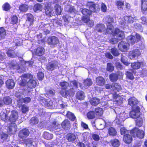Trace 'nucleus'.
Wrapping results in <instances>:
<instances>
[{"instance_id": "1", "label": "nucleus", "mask_w": 147, "mask_h": 147, "mask_svg": "<svg viewBox=\"0 0 147 147\" xmlns=\"http://www.w3.org/2000/svg\"><path fill=\"white\" fill-rule=\"evenodd\" d=\"M18 112L15 110H13L11 112V113L9 117L8 115L5 114L4 121L5 122H9L12 123L15 122L18 118Z\"/></svg>"}, {"instance_id": "2", "label": "nucleus", "mask_w": 147, "mask_h": 147, "mask_svg": "<svg viewBox=\"0 0 147 147\" xmlns=\"http://www.w3.org/2000/svg\"><path fill=\"white\" fill-rule=\"evenodd\" d=\"M18 112L15 110H13L11 112V113L9 117L8 115L5 114L4 121L5 122H9L12 123L15 122L18 118Z\"/></svg>"}, {"instance_id": "3", "label": "nucleus", "mask_w": 147, "mask_h": 147, "mask_svg": "<svg viewBox=\"0 0 147 147\" xmlns=\"http://www.w3.org/2000/svg\"><path fill=\"white\" fill-rule=\"evenodd\" d=\"M141 38L140 35L136 33L135 36L132 34L128 36L127 37V40L128 43L133 45L141 40Z\"/></svg>"}, {"instance_id": "4", "label": "nucleus", "mask_w": 147, "mask_h": 147, "mask_svg": "<svg viewBox=\"0 0 147 147\" xmlns=\"http://www.w3.org/2000/svg\"><path fill=\"white\" fill-rule=\"evenodd\" d=\"M83 16L82 17V20L84 23H87L90 20V16L92 14V12L86 8L83 9L81 11Z\"/></svg>"}, {"instance_id": "5", "label": "nucleus", "mask_w": 147, "mask_h": 147, "mask_svg": "<svg viewBox=\"0 0 147 147\" xmlns=\"http://www.w3.org/2000/svg\"><path fill=\"white\" fill-rule=\"evenodd\" d=\"M59 93L60 95L64 98H67L68 96H72L75 94L72 88L67 90V89H61Z\"/></svg>"}, {"instance_id": "6", "label": "nucleus", "mask_w": 147, "mask_h": 147, "mask_svg": "<svg viewBox=\"0 0 147 147\" xmlns=\"http://www.w3.org/2000/svg\"><path fill=\"white\" fill-rule=\"evenodd\" d=\"M59 63L55 60L51 61L48 63L46 66L47 69L49 71H52L55 69L59 68Z\"/></svg>"}, {"instance_id": "7", "label": "nucleus", "mask_w": 147, "mask_h": 147, "mask_svg": "<svg viewBox=\"0 0 147 147\" xmlns=\"http://www.w3.org/2000/svg\"><path fill=\"white\" fill-rule=\"evenodd\" d=\"M146 65V63L144 61H136L132 63L131 64V67L132 69H130L129 70L133 71L134 70L138 69H140L141 66L144 67Z\"/></svg>"}, {"instance_id": "8", "label": "nucleus", "mask_w": 147, "mask_h": 147, "mask_svg": "<svg viewBox=\"0 0 147 147\" xmlns=\"http://www.w3.org/2000/svg\"><path fill=\"white\" fill-rule=\"evenodd\" d=\"M87 6L89 8V10L92 12H96L99 9V6L94 2L88 1L87 3Z\"/></svg>"}, {"instance_id": "9", "label": "nucleus", "mask_w": 147, "mask_h": 147, "mask_svg": "<svg viewBox=\"0 0 147 147\" xmlns=\"http://www.w3.org/2000/svg\"><path fill=\"white\" fill-rule=\"evenodd\" d=\"M129 44L126 42L121 41L118 45V47L119 50L122 52H127L128 50Z\"/></svg>"}, {"instance_id": "10", "label": "nucleus", "mask_w": 147, "mask_h": 147, "mask_svg": "<svg viewBox=\"0 0 147 147\" xmlns=\"http://www.w3.org/2000/svg\"><path fill=\"white\" fill-rule=\"evenodd\" d=\"M140 55L141 53L139 50L135 49L129 51L128 56L130 59H132L135 58H138Z\"/></svg>"}, {"instance_id": "11", "label": "nucleus", "mask_w": 147, "mask_h": 147, "mask_svg": "<svg viewBox=\"0 0 147 147\" xmlns=\"http://www.w3.org/2000/svg\"><path fill=\"white\" fill-rule=\"evenodd\" d=\"M45 48L40 46H38L34 50V55L38 57H41L45 54Z\"/></svg>"}, {"instance_id": "12", "label": "nucleus", "mask_w": 147, "mask_h": 147, "mask_svg": "<svg viewBox=\"0 0 147 147\" xmlns=\"http://www.w3.org/2000/svg\"><path fill=\"white\" fill-rule=\"evenodd\" d=\"M107 19V32L108 31V30H112L113 26L112 24V23L114 22L113 18L110 16H108L106 17Z\"/></svg>"}, {"instance_id": "13", "label": "nucleus", "mask_w": 147, "mask_h": 147, "mask_svg": "<svg viewBox=\"0 0 147 147\" xmlns=\"http://www.w3.org/2000/svg\"><path fill=\"white\" fill-rule=\"evenodd\" d=\"M17 130V126L14 123H11L7 127V134L10 135H12L16 132Z\"/></svg>"}, {"instance_id": "14", "label": "nucleus", "mask_w": 147, "mask_h": 147, "mask_svg": "<svg viewBox=\"0 0 147 147\" xmlns=\"http://www.w3.org/2000/svg\"><path fill=\"white\" fill-rule=\"evenodd\" d=\"M30 134L29 130L26 128H24L20 131L18 136L21 139H23L27 138Z\"/></svg>"}, {"instance_id": "15", "label": "nucleus", "mask_w": 147, "mask_h": 147, "mask_svg": "<svg viewBox=\"0 0 147 147\" xmlns=\"http://www.w3.org/2000/svg\"><path fill=\"white\" fill-rule=\"evenodd\" d=\"M47 43L51 45H55L57 44L59 42L58 38L56 37L53 36H50L48 38L47 40Z\"/></svg>"}, {"instance_id": "16", "label": "nucleus", "mask_w": 147, "mask_h": 147, "mask_svg": "<svg viewBox=\"0 0 147 147\" xmlns=\"http://www.w3.org/2000/svg\"><path fill=\"white\" fill-rule=\"evenodd\" d=\"M141 11L144 14H147V0H141Z\"/></svg>"}, {"instance_id": "17", "label": "nucleus", "mask_w": 147, "mask_h": 147, "mask_svg": "<svg viewBox=\"0 0 147 147\" xmlns=\"http://www.w3.org/2000/svg\"><path fill=\"white\" fill-rule=\"evenodd\" d=\"M44 9L45 14L47 16L49 17H51L53 16L54 13L53 9L50 6H45Z\"/></svg>"}, {"instance_id": "18", "label": "nucleus", "mask_w": 147, "mask_h": 147, "mask_svg": "<svg viewBox=\"0 0 147 147\" xmlns=\"http://www.w3.org/2000/svg\"><path fill=\"white\" fill-rule=\"evenodd\" d=\"M63 128L65 130H69L71 127V124L69 121L67 119H65L61 124Z\"/></svg>"}, {"instance_id": "19", "label": "nucleus", "mask_w": 147, "mask_h": 147, "mask_svg": "<svg viewBox=\"0 0 147 147\" xmlns=\"http://www.w3.org/2000/svg\"><path fill=\"white\" fill-rule=\"evenodd\" d=\"M138 103V101L134 97H131L128 100V104L132 107L137 105Z\"/></svg>"}, {"instance_id": "20", "label": "nucleus", "mask_w": 147, "mask_h": 147, "mask_svg": "<svg viewBox=\"0 0 147 147\" xmlns=\"http://www.w3.org/2000/svg\"><path fill=\"white\" fill-rule=\"evenodd\" d=\"M96 82L97 85L99 86H103L105 85L106 83L105 78L100 76L97 77L96 78Z\"/></svg>"}, {"instance_id": "21", "label": "nucleus", "mask_w": 147, "mask_h": 147, "mask_svg": "<svg viewBox=\"0 0 147 147\" xmlns=\"http://www.w3.org/2000/svg\"><path fill=\"white\" fill-rule=\"evenodd\" d=\"M6 86L9 89H12L14 87L15 84L13 80L12 79L7 80L5 82Z\"/></svg>"}, {"instance_id": "22", "label": "nucleus", "mask_w": 147, "mask_h": 147, "mask_svg": "<svg viewBox=\"0 0 147 147\" xmlns=\"http://www.w3.org/2000/svg\"><path fill=\"white\" fill-rule=\"evenodd\" d=\"M37 84L36 81L33 79H30L28 82L27 87L30 89L35 88Z\"/></svg>"}, {"instance_id": "23", "label": "nucleus", "mask_w": 147, "mask_h": 147, "mask_svg": "<svg viewBox=\"0 0 147 147\" xmlns=\"http://www.w3.org/2000/svg\"><path fill=\"white\" fill-rule=\"evenodd\" d=\"M132 140V137L129 134L125 135L123 137V140L126 144H130Z\"/></svg>"}, {"instance_id": "24", "label": "nucleus", "mask_w": 147, "mask_h": 147, "mask_svg": "<svg viewBox=\"0 0 147 147\" xmlns=\"http://www.w3.org/2000/svg\"><path fill=\"white\" fill-rule=\"evenodd\" d=\"M90 104L94 106H96L100 102V100L98 98L95 97L92 98L90 100Z\"/></svg>"}, {"instance_id": "25", "label": "nucleus", "mask_w": 147, "mask_h": 147, "mask_svg": "<svg viewBox=\"0 0 147 147\" xmlns=\"http://www.w3.org/2000/svg\"><path fill=\"white\" fill-rule=\"evenodd\" d=\"M119 76L117 74L111 73L109 76V79L111 82H116L118 79Z\"/></svg>"}, {"instance_id": "26", "label": "nucleus", "mask_w": 147, "mask_h": 147, "mask_svg": "<svg viewBox=\"0 0 147 147\" xmlns=\"http://www.w3.org/2000/svg\"><path fill=\"white\" fill-rule=\"evenodd\" d=\"M115 5L118 9L123 10L124 6V1L120 0L117 1L115 2Z\"/></svg>"}, {"instance_id": "27", "label": "nucleus", "mask_w": 147, "mask_h": 147, "mask_svg": "<svg viewBox=\"0 0 147 147\" xmlns=\"http://www.w3.org/2000/svg\"><path fill=\"white\" fill-rule=\"evenodd\" d=\"M113 89L111 90L114 92H119L122 90L121 86L119 83H114L113 84Z\"/></svg>"}, {"instance_id": "28", "label": "nucleus", "mask_w": 147, "mask_h": 147, "mask_svg": "<svg viewBox=\"0 0 147 147\" xmlns=\"http://www.w3.org/2000/svg\"><path fill=\"white\" fill-rule=\"evenodd\" d=\"M66 138L69 142H73L76 139V136L74 133H69L67 135Z\"/></svg>"}, {"instance_id": "29", "label": "nucleus", "mask_w": 147, "mask_h": 147, "mask_svg": "<svg viewBox=\"0 0 147 147\" xmlns=\"http://www.w3.org/2000/svg\"><path fill=\"white\" fill-rule=\"evenodd\" d=\"M110 142L111 145L114 147H118L120 144L119 140L117 139L111 140Z\"/></svg>"}, {"instance_id": "30", "label": "nucleus", "mask_w": 147, "mask_h": 147, "mask_svg": "<svg viewBox=\"0 0 147 147\" xmlns=\"http://www.w3.org/2000/svg\"><path fill=\"white\" fill-rule=\"evenodd\" d=\"M66 117L72 121H74L76 119L74 114L69 111H68L66 114Z\"/></svg>"}, {"instance_id": "31", "label": "nucleus", "mask_w": 147, "mask_h": 147, "mask_svg": "<svg viewBox=\"0 0 147 147\" xmlns=\"http://www.w3.org/2000/svg\"><path fill=\"white\" fill-rule=\"evenodd\" d=\"M87 118L89 119H91L94 118L96 117V115L94 111H90L86 114Z\"/></svg>"}, {"instance_id": "32", "label": "nucleus", "mask_w": 147, "mask_h": 147, "mask_svg": "<svg viewBox=\"0 0 147 147\" xmlns=\"http://www.w3.org/2000/svg\"><path fill=\"white\" fill-rule=\"evenodd\" d=\"M84 92L82 91H79L76 94V98L78 99L82 100L84 99Z\"/></svg>"}, {"instance_id": "33", "label": "nucleus", "mask_w": 147, "mask_h": 147, "mask_svg": "<svg viewBox=\"0 0 147 147\" xmlns=\"http://www.w3.org/2000/svg\"><path fill=\"white\" fill-rule=\"evenodd\" d=\"M94 112L96 115L98 116H101L103 113V109L101 108L98 107L95 109Z\"/></svg>"}, {"instance_id": "34", "label": "nucleus", "mask_w": 147, "mask_h": 147, "mask_svg": "<svg viewBox=\"0 0 147 147\" xmlns=\"http://www.w3.org/2000/svg\"><path fill=\"white\" fill-rule=\"evenodd\" d=\"M129 115L132 118L134 119H137L140 117L139 113H138L134 110H132L130 111Z\"/></svg>"}, {"instance_id": "35", "label": "nucleus", "mask_w": 147, "mask_h": 147, "mask_svg": "<svg viewBox=\"0 0 147 147\" xmlns=\"http://www.w3.org/2000/svg\"><path fill=\"white\" fill-rule=\"evenodd\" d=\"M138 128L135 127L130 131L129 133L130 134L131 136H133L134 138L137 137V131H138Z\"/></svg>"}, {"instance_id": "36", "label": "nucleus", "mask_w": 147, "mask_h": 147, "mask_svg": "<svg viewBox=\"0 0 147 147\" xmlns=\"http://www.w3.org/2000/svg\"><path fill=\"white\" fill-rule=\"evenodd\" d=\"M55 12L56 15H60L61 13V7L58 4H56L55 6Z\"/></svg>"}, {"instance_id": "37", "label": "nucleus", "mask_w": 147, "mask_h": 147, "mask_svg": "<svg viewBox=\"0 0 147 147\" xmlns=\"http://www.w3.org/2000/svg\"><path fill=\"white\" fill-rule=\"evenodd\" d=\"M133 72V71H131V72L129 71H126L125 74L126 75L127 78L131 80H133L134 79L135 77L132 73Z\"/></svg>"}, {"instance_id": "38", "label": "nucleus", "mask_w": 147, "mask_h": 147, "mask_svg": "<svg viewBox=\"0 0 147 147\" xmlns=\"http://www.w3.org/2000/svg\"><path fill=\"white\" fill-rule=\"evenodd\" d=\"M6 54L8 57L13 58L16 55L14 51L12 49H8L6 52Z\"/></svg>"}, {"instance_id": "39", "label": "nucleus", "mask_w": 147, "mask_h": 147, "mask_svg": "<svg viewBox=\"0 0 147 147\" xmlns=\"http://www.w3.org/2000/svg\"><path fill=\"white\" fill-rule=\"evenodd\" d=\"M114 67L111 63H108L107 64L106 70L110 72H112L114 70Z\"/></svg>"}, {"instance_id": "40", "label": "nucleus", "mask_w": 147, "mask_h": 147, "mask_svg": "<svg viewBox=\"0 0 147 147\" xmlns=\"http://www.w3.org/2000/svg\"><path fill=\"white\" fill-rule=\"evenodd\" d=\"M3 100L4 103L6 105H9L12 102V99L9 96L4 97Z\"/></svg>"}, {"instance_id": "41", "label": "nucleus", "mask_w": 147, "mask_h": 147, "mask_svg": "<svg viewBox=\"0 0 147 147\" xmlns=\"http://www.w3.org/2000/svg\"><path fill=\"white\" fill-rule=\"evenodd\" d=\"M111 53L114 56H118L119 55L117 49L115 47L112 48L111 50Z\"/></svg>"}, {"instance_id": "42", "label": "nucleus", "mask_w": 147, "mask_h": 147, "mask_svg": "<svg viewBox=\"0 0 147 147\" xmlns=\"http://www.w3.org/2000/svg\"><path fill=\"white\" fill-rule=\"evenodd\" d=\"M138 131L137 132V136L140 139L143 138L144 136V132L142 130H140L138 129Z\"/></svg>"}, {"instance_id": "43", "label": "nucleus", "mask_w": 147, "mask_h": 147, "mask_svg": "<svg viewBox=\"0 0 147 147\" xmlns=\"http://www.w3.org/2000/svg\"><path fill=\"white\" fill-rule=\"evenodd\" d=\"M59 86L61 87V89H67L68 85V83L66 81H63L59 83Z\"/></svg>"}, {"instance_id": "44", "label": "nucleus", "mask_w": 147, "mask_h": 147, "mask_svg": "<svg viewBox=\"0 0 147 147\" xmlns=\"http://www.w3.org/2000/svg\"><path fill=\"white\" fill-rule=\"evenodd\" d=\"M29 110V107L23 104L21 106V111L23 113H27Z\"/></svg>"}, {"instance_id": "45", "label": "nucleus", "mask_w": 147, "mask_h": 147, "mask_svg": "<svg viewBox=\"0 0 147 147\" xmlns=\"http://www.w3.org/2000/svg\"><path fill=\"white\" fill-rule=\"evenodd\" d=\"M108 132L110 135L115 136L117 134V131L113 127H110L108 129Z\"/></svg>"}, {"instance_id": "46", "label": "nucleus", "mask_w": 147, "mask_h": 147, "mask_svg": "<svg viewBox=\"0 0 147 147\" xmlns=\"http://www.w3.org/2000/svg\"><path fill=\"white\" fill-rule=\"evenodd\" d=\"M19 9L21 11L26 12L28 9V7L27 5L23 4L20 6Z\"/></svg>"}, {"instance_id": "47", "label": "nucleus", "mask_w": 147, "mask_h": 147, "mask_svg": "<svg viewBox=\"0 0 147 147\" xmlns=\"http://www.w3.org/2000/svg\"><path fill=\"white\" fill-rule=\"evenodd\" d=\"M2 7L3 9L5 11H9L11 8V7L10 5L7 2H6L3 5Z\"/></svg>"}, {"instance_id": "48", "label": "nucleus", "mask_w": 147, "mask_h": 147, "mask_svg": "<svg viewBox=\"0 0 147 147\" xmlns=\"http://www.w3.org/2000/svg\"><path fill=\"white\" fill-rule=\"evenodd\" d=\"M42 6L40 4L37 3L35 4L33 7L34 11H36L38 10H41Z\"/></svg>"}, {"instance_id": "49", "label": "nucleus", "mask_w": 147, "mask_h": 147, "mask_svg": "<svg viewBox=\"0 0 147 147\" xmlns=\"http://www.w3.org/2000/svg\"><path fill=\"white\" fill-rule=\"evenodd\" d=\"M38 120L37 117H33L30 120V124L32 125H36L38 123Z\"/></svg>"}, {"instance_id": "50", "label": "nucleus", "mask_w": 147, "mask_h": 147, "mask_svg": "<svg viewBox=\"0 0 147 147\" xmlns=\"http://www.w3.org/2000/svg\"><path fill=\"white\" fill-rule=\"evenodd\" d=\"M121 134L123 136L125 135L128 134L129 133V131L126 129L125 127H121L120 129Z\"/></svg>"}, {"instance_id": "51", "label": "nucleus", "mask_w": 147, "mask_h": 147, "mask_svg": "<svg viewBox=\"0 0 147 147\" xmlns=\"http://www.w3.org/2000/svg\"><path fill=\"white\" fill-rule=\"evenodd\" d=\"M21 77L22 78H25L27 79H33V77L32 75L30 74L27 73L24 74L21 76Z\"/></svg>"}, {"instance_id": "52", "label": "nucleus", "mask_w": 147, "mask_h": 147, "mask_svg": "<svg viewBox=\"0 0 147 147\" xmlns=\"http://www.w3.org/2000/svg\"><path fill=\"white\" fill-rule=\"evenodd\" d=\"M121 61L124 65L126 66H128L130 64V62L125 60L124 56L122 54L121 55Z\"/></svg>"}, {"instance_id": "53", "label": "nucleus", "mask_w": 147, "mask_h": 147, "mask_svg": "<svg viewBox=\"0 0 147 147\" xmlns=\"http://www.w3.org/2000/svg\"><path fill=\"white\" fill-rule=\"evenodd\" d=\"M121 61L124 65L126 66H128L130 64V62L125 60L124 56L122 54L121 55Z\"/></svg>"}, {"instance_id": "54", "label": "nucleus", "mask_w": 147, "mask_h": 147, "mask_svg": "<svg viewBox=\"0 0 147 147\" xmlns=\"http://www.w3.org/2000/svg\"><path fill=\"white\" fill-rule=\"evenodd\" d=\"M18 19L16 16H13L11 18V22L13 25L16 24L18 21Z\"/></svg>"}, {"instance_id": "55", "label": "nucleus", "mask_w": 147, "mask_h": 147, "mask_svg": "<svg viewBox=\"0 0 147 147\" xmlns=\"http://www.w3.org/2000/svg\"><path fill=\"white\" fill-rule=\"evenodd\" d=\"M117 36V37L120 40L124 39L125 37L124 32L121 30Z\"/></svg>"}, {"instance_id": "56", "label": "nucleus", "mask_w": 147, "mask_h": 147, "mask_svg": "<svg viewBox=\"0 0 147 147\" xmlns=\"http://www.w3.org/2000/svg\"><path fill=\"white\" fill-rule=\"evenodd\" d=\"M37 76V78L39 80H42L44 77V74L41 71L38 72Z\"/></svg>"}, {"instance_id": "57", "label": "nucleus", "mask_w": 147, "mask_h": 147, "mask_svg": "<svg viewBox=\"0 0 147 147\" xmlns=\"http://www.w3.org/2000/svg\"><path fill=\"white\" fill-rule=\"evenodd\" d=\"M84 83L85 85L90 86L92 85V82L91 79L87 78L84 81Z\"/></svg>"}, {"instance_id": "58", "label": "nucleus", "mask_w": 147, "mask_h": 147, "mask_svg": "<svg viewBox=\"0 0 147 147\" xmlns=\"http://www.w3.org/2000/svg\"><path fill=\"white\" fill-rule=\"evenodd\" d=\"M6 35V32L3 28H0V38H3Z\"/></svg>"}, {"instance_id": "59", "label": "nucleus", "mask_w": 147, "mask_h": 147, "mask_svg": "<svg viewBox=\"0 0 147 147\" xmlns=\"http://www.w3.org/2000/svg\"><path fill=\"white\" fill-rule=\"evenodd\" d=\"M51 134L47 132H45L43 135V138L47 140L51 139Z\"/></svg>"}, {"instance_id": "60", "label": "nucleus", "mask_w": 147, "mask_h": 147, "mask_svg": "<svg viewBox=\"0 0 147 147\" xmlns=\"http://www.w3.org/2000/svg\"><path fill=\"white\" fill-rule=\"evenodd\" d=\"M98 28L97 31L99 32H102L103 31H104L105 30V26L102 25L101 24L98 25L97 27Z\"/></svg>"}, {"instance_id": "61", "label": "nucleus", "mask_w": 147, "mask_h": 147, "mask_svg": "<svg viewBox=\"0 0 147 147\" xmlns=\"http://www.w3.org/2000/svg\"><path fill=\"white\" fill-rule=\"evenodd\" d=\"M119 39L115 38H111L110 39L109 41L110 43L114 45L117 43L118 42Z\"/></svg>"}, {"instance_id": "62", "label": "nucleus", "mask_w": 147, "mask_h": 147, "mask_svg": "<svg viewBox=\"0 0 147 147\" xmlns=\"http://www.w3.org/2000/svg\"><path fill=\"white\" fill-rule=\"evenodd\" d=\"M19 84L20 86H27V87L28 82L25 79H22Z\"/></svg>"}, {"instance_id": "63", "label": "nucleus", "mask_w": 147, "mask_h": 147, "mask_svg": "<svg viewBox=\"0 0 147 147\" xmlns=\"http://www.w3.org/2000/svg\"><path fill=\"white\" fill-rule=\"evenodd\" d=\"M113 36H116L121 31L118 28H116L113 32L112 31V30H111Z\"/></svg>"}, {"instance_id": "64", "label": "nucleus", "mask_w": 147, "mask_h": 147, "mask_svg": "<svg viewBox=\"0 0 147 147\" xmlns=\"http://www.w3.org/2000/svg\"><path fill=\"white\" fill-rule=\"evenodd\" d=\"M71 85H72L73 87H74L76 88L78 87V83L76 80H74L71 81L70 82Z\"/></svg>"}]
</instances>
